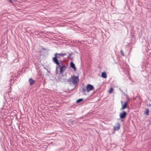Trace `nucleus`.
<instances>
[{
    "label": "nucleus",
    "mask_w": 151,
    "mask_h": 151,
    "mask_svg": "<svg viewBox=\"0 0 151 151\" xmlns=\"http://www.w3.org/2000/svg\"><path fill=\"white\" fill-rule=\"evenodd\" d=\"M83 99H79L77 100V102L78 103L79 102L82 101H83Z\"/></svg>",
    "instance_id": "obj_13"
},
{
    "label": "nucleus",
    "mask_w": 151,
    "mask_h": 151,
    "mask_svg": "<svg viewBox=\"0 0 151 151\" xmlns=\"http://www.w3.org/2000/svg\"><path fill=\"white\" fill-rule=\"evenodd\" d=\"M149 110L148 109H147L145 112V114H146L147 115H148L149 114Z\"/></svg>",
    "instance_id": "obj_11"
},
{
    "label": "nucleus",
    "mask_w": 151,
    "mask_h": 151,
    "mask_svg": "<svg viewBox=\"0 0 151 151\" xmlns=\"http://www.w3.org/2000/svg\"><path fill=\"white\" fill-rule=\"evenodd\" d=\"M70 66L73 68L74 71H76V68L75 66V65L74 63H73L72 62L70 63Z\"/></svg>",
    "instance_id": "obj_7"
},
{
    "label": "nucleus",
    "mask_w": 151,
    "mask_h": 151,
    "mask_svg": "<svg viewBox=\"0 0 151 151\" xmlns=\"http://www.w3.org/2000/svg\"><path fill=\"white\" fill-rule=\"evenodd\" d=\"M121 103L122 106V107L121 109V110H123L127 107V102H123L122 101H121Z\"/></svg>",
    "instance_id": "obj_4"
},
{
    "label": "nucleus",
    "mask_w": 151,
    "mask_h": 151,
    "mask_svg": "<svg viewBox=\"0 0 151 151\" xmlns=\"http://www.w3.org/2000/svg\"><path fill=\"white\" fill-rule=\"evenodd\" d=\"M94 89V88L93 86L90 84H88L87 85L86 89L84 88H82L83 91L85 94L86 92L88 93L90 91L93 90Z\"/></svg>",
    "instance_id": "obj_2"
},
{
    "label": "nucleus",
    "mask_w": 151,
    "mask_h": 151,
    "mask_svg": "<svg viewBox=\"0 0 151 151\" xmlns=\"http://www.w3.org/2000/svg\"><path fill=\"white\" fill-rule=\"evenodd\" d=\"M71 78L72 80V83L74 85H76L77 83V82L78 81V77L77 76L76 77L75 76H72Z\"/></svg>",
    "instance_id": "obj_3"
},
{
    "label": "nucleus",
    "mask_w": 151,
    "mask_h": 151,
    "mask_svg": "<svg viewBox=\"0 0 151 151\" xmlns=\"http://www.w3.org/2000/svg\"><path fill=\"white\" fill-rule=\"evenodd\" d=\"M29 82L30 85L31 86L35 82V81L31 78L29 79Z\"/></svg>",
    "instance_id": "obj_8"
},
{
    "label": "nucleus",
    "mask_w": 151,
    "mask_h": 151,
    "mask_svg": "<svg viewBox=\"0 0 151 151\" xmlns=\"http://www.w3.org/2000/svg\"><path fill=\"white\" fill-rule=\"evenodd\" d=\"M113 88H110V89L109 91V93H112V91H113Z\"/></svg>",
    "instance_id": "obj_12"
},
{
    "label": "nucleus",
    "mask_w": 151,
    "mask_h": 151,
    "mask_svg": "<svg viewBox=\"0 0 151 151\" xmlns=\"http://www.w3.org/2000/svg\"><path fill=\"white\" fill-rule=\"evenodd\" d=\"M70 80H71V79H69L68 81V82H70L71 81Z\"/></svg>",
    "instance_id": "obj_15"
},
{
    "label": "nucleus",
    "mask_w": 151,
    "mask_h": 151,
    "mask_svg": "<svg viewBox=\"0 0 151 151\" xmlns=\"http://www.w3.org/2000/svg\"><path fill=\"white\" fill-rule=\"evenodd\" d=\"M9 1L10 2H12V0H9Z\"/></svg>",
    "instance_id": "obj_17"
},
{
    "label": "nucleus",
    "mask_w": 151,
    "mask_h": 151,
    "mask_svg": "<svg viewBox=\"0 0 151 151\" xmlns=\"http://www.w3.org/2000/svg\"><path fill=\"white\" fill-rule=\"evenodd\" d=\"M102 77L104 78H106L107 77L106 74V72H104L102 73Z\"/></svg>",
    "instance_id": "obj_10"
},
{
    "label": "nucleus",
    "mask_w": 151,
    "mask_h": 151,
    "mask_svg": "<svg viewBox=\"0 0 151 151\" xmlns=\"http://www.w3.org/2000/svg\"><path fill=\"white\" fill-rule=\"evenodd\" d=\"M127 115V113L125 111L120 113L119 114L120 117L121 119L125 118Z\"/></svg>",
    "instance_id": "obj_5"
},
{
    "label": "nucleus",
    "mask_w": 151,
    "mask_h": 151,
    "mask_svg": "<svg viewBox=\"0 0 151 151\" xmlns=\"http://www.w3.org/2000/svg\"><path fill=\"white\" fill-rule=\"evenodd\" d=\"M120 127V124L119 122H117L114 127V130L115 131L118 130Z\"/></svg>",
    "instance_id": "obj_6"
},
{
    "label": "nucleus",
    "mask_w": 151,
    "mask_h": 151,
    "mask_svg": "<svg viewBox=\"0 0 151 151\" xmlns=\"http://www.w3.org/2000/svg\"><path fill=\"white\" fill-rule=\"evenodd\" d=\"M121 52L122 55L123 56H124V54L123 53V51L122 50H121Z\"/></svg>",
    "instance_id": "obj_14"
},
{
    "label": "nucleus",
    "mask_w": 151,
    "mask_h": 151,
    "mask_svg": "<svg viewBox=\"0 0 151 151\" xmlns=\"http://www.w3.org/2000/svg\"><path fill=\"white\" fill-rule=\"evenodd\" d=\"M148 105L149 106H151V105L150 104H149V105Z\"/></svg>",
    "instance_id": "obj_16"
},
{
    "label": "nucleus",
    "mask_w": 151,
    "mask_h": 151,
    "mask_svg": "<svg viewBox=\"0 0 151 151\" xmlns=\"http://www.w3.org/2000/svg\"><path fill=\"white\" fill-rule=\"evenodd\" d=\"M56 54V56H58V58L59 57L58 56H57V55H60V56H63L64 55H66V54L65 53H59V54L56 53L55 54V55Z\"/></svg>",
    "instance_id": "obj_9"
},
{
    "label": "nucleus",
    "mask_w": 151,
    "mask_h": 151,
    "mask_svg": "<svg viewBox=\"0 0 151 151\" xmlns=\"http://www.w3.org/2000/svg\"><path fill=\"white\" fill-rule=\"evenodd\" d=\"M58 58V56H56V54L55 57L53 58L52 60L54 63L58 65L56 67V69H57L58 68H59L60 70V73L63 74L64 71L66 69L67 67L63 65L62 64H60L59 63L57 59V58Z\"/></svg>",
    "instance_id": "obj_1"
}]
</instances>
